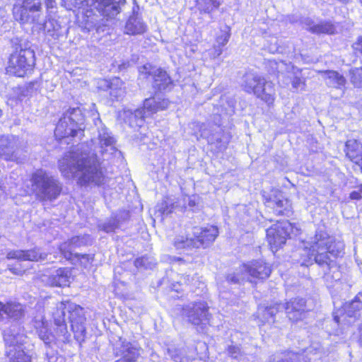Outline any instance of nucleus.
I'll list each match as a JSON object with an SVG mask.
<instances>
[{"mask_svg":"<svg viewBox=\"0 0 362 362\" xmlns=\"http://www.w3.org/2000/svg\"><path fill=\"white\" fill-rule=\"evenodd\" d=\"M350 198L351 199L359 200L361 199V195L360 192L354 191L350 194Z\"/></svg>","mask_w":362,"mask_h":362,"instance_id":"49","label":"nucleus"},{"mask_svg":"<svg viewBox=\"0 0 362 362\" xmlns=\"http://www.w3.org/2000/svg\"><path fill=\"white\" fill-rule=\"evenodd\" d=\"M272 269L263 261H253L250 264H243L236 272L226 276L228 284H240L245 280L252 282V279H264L270 275Z\"/></svg>","mask_w":362,"mask_h":362,"instance_id":"5","label":"nucleus"},{"mask_svg":"<svg viewBox=\"0 0 362 362\" xmlns=\"http://www.w3.org/2000/svg\"><path fill=\"white\" fill-rule=\"evenodd\" d=\"M283 310H285L286 315L291 321L298 322L303 320L311 309L307 305L304 298H295L285 304L279 303L264 308H259L258 313L262 314L263 319L269 322L277 312Z\"/></svg>","mask_w":362,"mask_h":362,"instance_id":"3","label":"nucleus"},{"mask_svg":"<svg viewBox=\"0 0 362 362\" xmlns=\"http://www.w3.org/2000/svg\"><path fill=\"white\" fill-rule=\"evenodd\" d=\"M175 200L170 197H166L162 202V206H160V212L165 214L171 213L175 205Z\"/></svg>","mask_w":362,"mask_h":362,"instance_id":"42","label":"nucleus"},{"mask_svg":"<svg viewBox=\"0 0 362 362\" xmlns=\"http://www.w3.org/2000/svg\"><path fill=\"white\" fill-rule=\"evenodd\" d=\"M218 6L219 2L217 0H197L199 9L204 13H210Z\"/></svg>","mask_w":362,"mask_h":362,"instance_id":"34","label":"nucleus"},{"mask_svg":"<svg viewBox=\"0 0 362 362\" xmlns=\"http://www.w3.org/2000/svg\"><path fill=\"white\" fill-rule=\"evenodd\" d=\"M264 79L255 74L246 73L243 78L242 87L247 93L255 95V91L264 83Z\"/></svg>","mask_w":362,"mask_h":362,"instance_id":"20","label":"nucleus"},{"mask_svg":"<svg viewBox=\"0 0 362 362\" xmlns=\"http://www.w3.org/2000/svg\"><path fill=\"white\" fill-rule=\"evenodd\" d=\"M229 38H230V33L225 32L216 38V43L220 47H223L228 43Z\"/></svg>","mask_w":362,"mask_h":362,"instance_id":"46","label":"nucleus"},{"mask_svg":"<svg viewBox=\"0 0 362 362\" xmlns=\"http://www.w3.org/2000/svg\"><path fill=\"white\" fill-rule=\"evenodd\" d=\"M222 52H223L222 47H220L218 45H215L214 46V52H213L214 57H217L220 56L222 54Z\"/></svg>","mask_w":362,"mask_h":362,"instance_id":"48","label":"nucleus"},{"mask_svg":"<svg viewBox=\"0 0 362 362\" xmlns=\"http://www.w3.org/2000/svg\"><path fill=\"white\" fill-rule=\"evenodd\" d=\"M85 117L79 107H69L60 117L54 131L59 140L69 137H81L85 129Z\"/></svg>","mask_w":362,"mask_h":362,"instance_id":"2","label":"nucleus"},{"mask_svg":"<svg viewBox=\"0 0 362 362\" xmlns=\"http://www.w3.org/2000/svg\"><path fill=\"white\" fill-rule=\"evenodd\" d=\"M311 255L314 257L315 262L319 265L327 264L329 265L331 262L329 254L331 253L330 250H327L322 253H315L317 250H312Z\"/></svg>","mask_w":362,"mask_h":362,"instance_id":"38","label":"nucleus"},{"mask_svg":"<svg viewBox=\"0 0 362 362\" xmlns=\"http://www.w3.org/2000/svg\"><path fill=\"white\" fill-rule=\"evenodd\" d=\"M172 85V80L165 71L160 70V90L166 89Z\"/></svg>","mask_w":362,"mask_h":362,"instance_id":"44","label":"nucleus"},{"mask_svg":"<svg viewBox=\"0 0 362 362\" xmlns=\"http://www.w3.org/2000/svg\"><path fill=\"white\" fill-rule=\"evenodd\" d=\"M143 261H144V259L143 258H137L136 259V260L134 261V265L136 267H140L141 266H144V264L143 263Z\"/></svg>","mask_w":362,"mask_h":362,"instance_id":"51","label":"nucleus"},{"mask_svg":"<svg viewBox=\"0 0 362 362\" xmlns=\"http://www.w3.org/2000/svg\"><path fill=\"white\" fill-rule=\"evenodd\" d=\"M345 147L346 157L357 165L362 173V143L350 139L346 141Z\"/></svg>","mask_w":362,"mask_h":362,"instance_id":"15","label":"nucleus"},{"mask_svg":"<svg viewBox=\"0 0 362 362\" xmlns=\"http://www.w3.org/2000/svg\"><path fill=\"white\" fill-rule=\"evenodd\" d=\"M307 30L315 34L332 35L335 33V27L330 22H321L317 24H308Z\"/></svg>","mask_w":362,"mask_h":362,"instance_id":"26","label":"nucleus"},{"mask_svg":"<svg viewBox=\"0 0 362 362\" xmlns=\"http://www.w3.org/2000/svg\"><path fill=\"white\" fill-rule=\"evenodd\" d=\"M226 355L232 359L236 360L238 362H248L249 359L247 354L242 349L240 345L229 344L225 349Z\"/></svg>","mask_w":362,"mask_h":362,"instance_id":"25","label":"nucleus"},{"mask_svg":"<svg viewBox=\"0 0 362 362\" xmlns=\"http://www.w3.org/2000/svg\"><path fill=\"white\" fill-rule=\"evenodd\" d=\"M208 306L206 303L200 301L190 303L180 308L181 315L194 325H205L208 322ZM180 310V308H177Z\"/></svg>","mask_w":362,"mask_h":362,"instance_id":"10","label":"nucleus"},{"mask_svg":"<svg viewBox=\"0 0 362 362\" xmlns=\"http://www.w3.org/2000/svg\"><path fill=\"white\" fill-rule=\"evenodd\" d=\"M90 238L89 235L76 236L72 238L70 240V246L71 247H86L89 245Z\"/></svg>","mask_w":362,"mask_h":362,"instance_id":"40","label":"nucleus"},{"mask_svg":"<svg viewBox=\"0 0 362 362\" xmlns=\"http://www.w3.org/2000/svg\"><path fill=\"white\" fill-rule=\"evenodd\" d=\"M359 332H360L359 342H360L361 346H362V323L360 327Z\"/></svg>","mask_w":362,"mask_h":362,"instance_id":"55","label":"nucleus"},{"mask_svg":"<svg viewBox=\"0 0 362 362\" xmlns=\"http://www.w3.org/2000/svg\"><path fill=\"white\" fill-rule=\"evenodd\" d=\"M34 52L29 49H21L10 56L7 71L18 77L24 76L34 65Z\"/></svg>","mask_w":362,"mask_h":362,"instance_id":"7","label":"nucleus"},{"mask_svg":"<svg viewBox=\"0 0 362 362\" xmlns=\"http://www.w3.org/2000/svg\"><path fill=\"white\" fill-rule=\"evenodd\" d=\"M362 310V291L358 293L347 305L346 310L350 317H357V312Z\"/></svg>","mask_w":362,"mask_h":362,"instance_id":"31","label":"nucleus"},{"mask_svg":"<svg viewBox=\"0 0 362 362\" xmlns=\"http://www.w3.org/2000/svg\"><path fill=\"white\" fill-rule=\"evenodd\" d=\"M140 349L134 346L131 342L124 341L121 344V349L115 356L121 357L115 362H136L140 356Z\"/></svg>","mask_w":362,"mask_h":362,"instance_id":"16","label":"nucleus"},{"mask_svg":"<svg viewBox=\"0 0 362 362\" xmlns=\"http://www.w3.org/2000/svg\"><path fill=\"white\" fill-rule=\"evenodd\" d=\"M62 255L68 261L73 264H80L85 267V262H89L90 258L87 255H80L77 253H73L72 250H60Z\"/></svg>","mask_w":362,"mask_h":362,"instance_id":"28","label":"nucleus"},{"mask_svg":"<svg viewBox=\"0 0 362 362\" xmlns=\"http://www.w3.org/2000/svg\"><path fill=\"white\" fill-rule=\"evenodd\" d=\"M45 4L47 9L53 8L55 7L56 3L54 0H46Z\"/></svg>","mask_w":362,"mask_h":362,"instance_id":"50","label":"nucleus"},{"mask_svg":"<svg viewBox=\"0 0 362 362\" xmlns=\"http://www.w3.org/2000/svg\"><path fill=\"white\" fill-rule=\"evenodd\" d=\"M360 192H362V184L359 186Z\"/></svg>","mask_w":362,"mask_h":362,"instance_id":"58","label":"nucleus"},{"mask_svg":"<svg viewBox=\"0 0 362 362\" xmlns=\"http://www.w3.org/2000/svg\"><path fill=\"white\" fill-rule=\"evenodd\" d=\"M168 101L165 100H160V110H163L168 107Z\"/></svg>","mask_w":362,"mask_h":362,"instance_id":"52","label":"nucleus"},{"mask_svg":"<svg viewBox=\"0 0 362 362\" xmlns=\"http://www.w3.org/2000/svg\"><path fill=\"white\" fill-rule=\"evenodd\" d=\"M277 362H307V360L304 358L301 360L298 353L288 351L283 354Z\"/></svg>","mask_w":362,"mask_h":362,"instance_id":"39","label":"nucleus"},{"mask_svg":"<svg viewBox=\"0 0 362 362\" xmlns=\"http://www.w3.org/2000/svg\"><path fill=\"white\" fill-rule=\"evenodd\" d=\"M5 190L4 188L0 185V199L4 197Z\"/></svg>","mask_w":362,"mask_h":362,"instance_id":"54","label":"nucleus"},{"mask_svg":"<svg viewBox=\"0 0 362 362\" xmlns=\"http://www.w3.org/2000/svg\"><path fill=\"white\" fill-rule=\"evenodd\" d=\"M334 320L337 322H339V317L337 316H335L334 317Z\"/></svg>","mask_w":362,"mask_h":362,"instance_id":"57","label":"nucleus"},{"mask_svg":"<svg viewBox=\"0 0 362 362\" xmlns=\"http://www.w3.org/2000/svg\"><path fill=\"white\" fill-rule=\"evenodd\" d=\"M353 48L356 53L362 55V36L357 38V40L353 44Z\"/></svg>","mask_w":362,"mask_h":362,"instance_id":"47","label":"nucleus"},{"mask_svg":"<svg viewBox=\"0 0 362 362\" xmlns=\"http://www.w3.org/2000/svg\"><path fill=\"white\" fill-rule=\"evenodd\" d=\"M134 112L132 110L124 108L118 113L119 119H122L124 122L129 123L130 126L134 125Z\"/></svg>","mask_w":362,"mask_h":362,"instance_id":"41","label":"nucleus"},{"mask_svg":"<svg viewBox=\"0 0 362 362\" xmlns=\"http://www.w3.org/2000/svg\"><path fill=\"white\" fill-rule=\"evenodd\" d=\"M269 362H274V361H269Z\"/></svg>","mask_w":362,"mask_h":362,"instance_id":"60","label":"nucleus"},{"mask_svg":"<svg viewBox=\"0 0 362 362\" xmlns=\"http://www.w3.org/2000/svg\"><path fill=\"white\" fill-rule=\"evenodd\" d=\"M100 228L106 233L115 231L118 227V223L116 220H110L108 222L99 226Z\"/></svg>","mask_w":362,"mask_h":362,"instance_id":"45","label":"nucleus"},{"mask_svg":"<svg viewBox=\"0 0 362 362\" xmlns=\"http://www.w3.org/2000/svg\"><path fill=\"white\" fill-rule=\"evenodd\" d=\"M36 332L40 339L45 344H49L53 338V334L49 328L47 322L41 321L39 325L36 326Z\"/></svg>","mask_w":362,"mask_h":362,"instance_id":"29","label":"nucleus"},{"mask_svg":"<svg viewBox=\"0 0 362 362\" xmlns=\"http://www.w3.org/2000/svg\"><path fill=\"white\" fill-rule=\"evenodd\" d=\"M144 108L145 114H148V117L156 113L158 109L157 98L153 96L146 98L144 103Z\"/></svg>","mask_w":362,"mask_h":362,"instance_id":"36","label":"nucleus"},{"mask_svg":"<svg viewBox=\"0 0 362 362\" xmlns=\"http://www.w3.org/2000/svg\"><path fill=\"white\" fill-rule=\"evenodd\" d=\"M17 139L14 136L0 137V157L6 160L18 161L16 148Z\"/></svg>","mask_w":362,"mask_h":362,"instance_id":"13","label":"nucleus"},{"mask_svg":"<svg viewBox=\"0 0 362 362\" xmlns=\"http://www.w3.org/2000/svg\"><path fill=\"white\" fill-rule=\"evenodd\" d=\"M61 308L62 309L63 317L65 316V311L67 310L69 313V322L71 323V330L74 332H83L85 330L83 327V323L86 318L83 313V308L78 305L71 303L69 301L62 302ZM60 329L61 335H64L67 332L66 324L63 318L62 322L56 323Z\"/></svg>","mask_w":362,"mask_h":362,"instance_id":"8","label":"nucleus"},{"mask_svg":"<svg viewBox=\"0 0 362 362\" xmlns=\"http://www.w3.org/2000/svg\"><path fill=\"white\" fill-rule=\"evenodd\" d=\"M350 81L356 88H362V67L351 69Z\"/></svg>","mask_w":362,"mask_h":362,"instance_id":"37","label":"nucleus"},{"mask_svg":"<svg viewBox=\"0 0 362 362\" xmlns=\"http://www.w3.org/2000/svg\"><path fill=\"white\" fill-rule=\"evenodd\" d=\"M175 246H176L177 247H180V246L177 245V241L175 242Z\"/></svg>","mask_w":362,"mask_h":362,"instance_id":"59","label":"nucleus"},{"mask_svg":"<svg viewBox=\"0 0 362 362\" xmlns=\"http://www.w3.org/2000/svg\"><path fill=\"white\" fill-rule=\"evenodd\" d=\"M4 313L8 318L20 320L24 316V309L20 303L8 301L4 303Z\"/></svg>","mask_w":362,"mask_h":362,"instance_id":"24","label":"nucleus"},{"mask_svg":"<svg viewBox=\"0 0 362 362\" xmlns=\"http://www.w3.org/2000/svg\"><path fill=\"white\" fill-rule=\"evenodd\" d=\"M291 85L294 89L305 90V80L301 76V70L293 68V76L291 78Z\"/></svg>","mask_w":362,"mask_h":362,"instance_id":"35","label":"nucleus"},{"mask_svg":"<svg viewBox=\"0 0 362 362\" xmlns=\"http://www.w3.org/2000/svg\"><path fill=\"white\" fill-rule=\"evenodd\" d=\"M167 351L168 354L175 362H189V361L183 349H177L173 346H171L168 348Z\"/></svg>","mask_w":362,"mask_h":362,"instance_id":"33","label":"nucleus"},{"mask_svg":"<svg viewBox=\"0 0 362 362\" xmlns=\"http://www.w3.org/2000/svg\"><path fill=\"white\" fill-rule=\"evenodd\" d=\"M292 224L287 221H278L267 230V240L272 248L281 247L292 230Z\"/></svg>","mask_w":362,"mask_h":362,"instance_id":"9","label":"nucleus"},{"mask_svg":"<svg viewBox=\"0 0 362 362\" xmlns=\"http://www.w3.org/2000/svg\"><path fill=\"white\" fill-rule=\"evenodd\" d=\"M8 258L37 262L42 259V256L38 253V250H13L12 254H8Z\"/></svg>","mask_w":362,"mask_h":362,"instance_id":"23","label":"nucleus"},{"mask_svg":"<svg viewBox=\"0 0 362 362\" xmlns=\"http://www.w3.org/2000/svg\"><path fill=\"white\" fill-rule=\"evenodd\" d=\"M267 202V206L273 209L274 213L276 216H288L292 212L290 202L280 192H278L273 197H269Z\"/></svg>","mask_w":362,"mask_h":362,"instance_id":"14","label":"nucleus"},{"mask_svg":"<svg viewBox=\"0 0 362 362\" xmlns=\"http://www.w3.org/2000/svg\"><path fill=\"white\" fill-rule=\"evenodd\" d=\"M4 303L2 302H0V321L4 319L3 315L4 313Z\"/></svg>","mask_w":362,"mask_h":362,"instance_id":"53","label":"nucleus"},{"mask_svg":"<svg viewBox=\"0 0 362 362\" xmlns=\"http://www.w3.org/2000/svg\"><path fill=\"white\" fill-rule=\"evenodd\" d=\"M339 1L343 3H347V2L350 1L351 0H339Z\"/></svg>","mask_w":362,"mask_h":362,"instance_id":"56","label":"nucleus"},{"mask_svg":"<svg viewBox=\"0 0 362 362\" xmlns=\"http://www.w3.org/2000/svg\"><path fill=\"white\" fill-rule=\"evenodd\" d=\"M71 277V269L62 267L57 269L55 274L50 275L48 281L53 287H64L69 285Z\"/></svg>","mask_w":362,"mask_h":362,"instance_id":"17","label":"nucleus"},{"mask_svg":"<svg viewBox=\"0 0 362 362\" xmlns=\"http://www.w3.org/2000/svg\"><path fill=\"white\" fill-rule=\"evenodd\" d=\"M322 74L326 84L332 88L343 89L345 88L346 80L345 77L336 71H318Z\"/></svg>","mask_w":362,"mask_h":362,"instance_id":"18","label":"nucleus"},{"mask_svg":"<svg viewBox=\"0 0 362 362\" xmlns=\"http://www.w3.org/2000/svg\"><path fill=\"white\" fill-rule=\"evenodd\" d=\"M98 127V136L91 140L94 146L93 152L88 150L85 144L78 145L75 149L68 152L59 160V169L66 179L78 177L81 186L100 185L105 179L97 158L100 153L105 160L120 153L115 147V139L98 117L95 120Z\"/></svg>","mask_w":362,"mask_h":362,"instance_id":"1","label":"nucleus"},{"mask_svg":"<svg viewBox=\"0 0 362 362\" xmlns=\"http://www.w3.org/2000/svg\"><path fill=\"white\" fill-rule=\"evenodd\" d=\"M139 72L140 79L146 80L152 83L153 86H156L158 76V68L151 64H146L139 68Z\"/></svg>","mask_w":362,"mask_h":362,"instance_id":"22","label":"nucleus"},{"mask_svg":"<svg viewBox=\"0 0 362 362\" xmlns=\"http://www.w3.org/2000/svg\"><path fill=\"white\" fill-rule=\"evenodd\" d=\"M134 124L141 126L142 122L145 117H148V114H145L144 108L136 109L134 111Z\"/></svg>","mask_w":362,"mask_h":362,"instance_id":"43","label":"nucleus"},{"mask_svg":"<svg viewBox=\"0 0 362 362\" xmlns=\"http://www.w3.org/2000/svg\"><path fill=\"white\" fill-rule=\"evenodd\" d=\"M98 88L104 90H109L112 99H122L125 95V87L123 81L117 77L110 80L100 79L98 82Z\"/></svg>","mask_w":362,"mask_h":362,"instance_id":"12","label":"nucleus"},{"mask_svg":"<svg viewBox=\"0 0 362 362\" xmlns=\"http://www.w3.org/2000/svg\"><path fill=\"white\" fill-rule=\"evenodd\" d=\"M300 356V359L306 360L304 356L308 358V361H310L313 358H320L322 354V349L321 344L319 342H313L309 347H307L305 349H303L302 353H298Z\"/></svg>","mask_w":362,"mask_h":362,"instance_id":"27","label":"nucleus"},{"mask_svg":"<svg viewBox=\"0 0 362 362\" xmlns=\"http://www.w3.org/2000/svg\"><path fill=\"white\" fill-rule=\"evenodd\" d=\"M146 26L137 16L133 15L127 20L125 27L124 33L127 35H140L146 31Z\"/></svg>","mask_w":362,"mask_h":362,"instance_id":"21","label":"nucleus"},{"mask_svg":"<svg viewBox=\"0 0 362 362\" xmlns=\"http://www.w3.org/2000/svg\"><path fill=\"white\" fill-rule=\"evenodd\" d=\"M218 235V229L216 226H209L202 230L200 235L195 239H188L186 241L182 240V248L185 247H195L199 248L200 247H206L210 243L214 242Z\"/></svg>","mask_w":362,"mask_h":362,"instance_id":"11","label":"nucleus"},{"mask_svg":"<svg viewBox=\"0 0 362 362\" xmlns=\"http://www.w3.org/2000/svg\"><path fill=\"white\" fill-rule=\"evenodd\" d=\"M274 85L271 81H267L264 79V83L260 85L259 89L255 91V95L268 105L273 104L275 100Z\"/></svg>","mask_w":362,"mask_h":362,"instance_id":"19","label":"nucleus"},{"mask_svg":"<svg viewBox=\"0 0 362 362\" xmlns=\"http://www.w3.org/2000/svg\"><path fill=\"white\" fill-rule=\"evenodd\" d=\"M315 247L318 249H330L332 247V245L329 244V238L326 237V234L317 233L314 240L310 242V247H305V249H314Z\"/></svg>","mask_w":362,"mask_h":362,"instance_id":"30","label":"nucleus"},{"mask_svg":"<svg viewBox=\"0 0 362 362\" xmlns=\"http://www.w3.org/2000/svg\"><path fill=\"white\" fill-rule=\"evenodd\" d=\"M42 28L46 33L56 39L59 37L58 31L59 30L61 26L57 21L52 18L48 19L46 22H45L42 25Z\"/></svg>","mask_w":362,"mask_h":362,"instance_id":"32","label":"nucleus"},{"mask_svg":"<svg viewBox=\"0 0 362 362\" xmlns=\"http://www.w3.org/2000/svg\"><path fill=\"white\" fill-rule=\"evenodd\" d=\"M32 189L40 200H53L57 198L62 191L59 180L47 171L40 169L31 177Z\"/></svg>","mask_w":362,"mask_h":362,"instance_id":"4","label":"nucleus"},{"mask_svg":"<svg viewBox=\"0 0 362 362\" xmlns=\"http://www.w3.org/2000/svg\"><path fill=\"white\" fill-rule=\"evenodd\" d=\"M42 13L40 0H16L13 8L15 19L21 23L40 24Z\"/></svg>","mask_w":362,"mask_h":362,"instance_id":"6","label":"nucleus"}]
</instances>
